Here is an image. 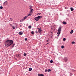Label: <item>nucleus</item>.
Returning a JSON list of instances; mask_svg holds the SVG:
<instances>
[{
	"label": "nucleus",
	"mask_w": 76,
	"mask_h": 76,
	"mask_svg": "<svg viewBox=\"0 0 76 76\" xmlns=\"http://www.w3.org/2000/svg\"><path fill=\"white\" fill-rule=\"evenodd\" d=\"M13 43V40H8L5 42V46L8 47L10 46Z\"/></svg>",
	"instance_id": "f257e3e1"
},
{
	"label": "nucleus",
	"mask_w": 76,
	"mask_h": 76,
	"mask_svg": "<svg viewBox=\"0 0 76 76\" xmlns=\"http://www.w3.org/2000/svg\"><path fill=\"white\" fill-rule=\"evenodd\" d=\"M41 18H42V16H39L34 18V19L35 20H36V21H38V20H39V19H41Z\"/></svg>",
	"instance_id": "f03ea898"
},
{
	"label": "nucleus",
	"mask_w": 76,
	"mask_h": 76,
	"mask_svg": "<svg viewBox=\"0 0 76 76\" xmlns=\"http://www.w3.org/2000/svg\"><path fill=\"white\" fill-rule=\"evenodd\" d=\"M61 27L60 26L59 27L58 29V32L57 34L58 35H59L61 33Z\"/></svg>",
	"instance_id": "7ed1b4c3"
},
{
	"label": "nucleus",
	"mask_w": 76,
	"mask_h": 76,
	"mask_svg": "<svg viewBox=\"0 0 76 76\" xmlns=\"http://www.w3.org/2000/svg\"><path fill=\"white\" fill-rule=\"evenodd\" d=\"M37 29H38V32L39 34H41V31H42V30L41 29L39 28H37Z\"/></svg>",
	"instance_id": "20e7f679"
},
{
	"label": "nucleus",
	"mask_w": 76,
	"mask_h": 76,
	"mask_svg": "<svg viewBox=\"0 0 76 76\" xmlns=\"http://www.w3.org/2000/svg\"><path fill=\"white\" fill-rule=\"evenodd\" d=\"M64 60L65 61V62H66L67 61V60H68V59H67V58L66 57H65L64 58Z\"/></svg>",
	"instance_id": "39448f33"
},
{
	"label": "nucleus",
	"mask_w": 76,
	"mask_h": 76,
	"mask_svg": "<svg viewBox=\"0 0 76 76\" xmlns=\"http://www.w3.org/2000/svg\"><path fill=\"white\" fill-rule=\"evenodd\" d=\"M29 13L31 15H32V14L33 13V12H32V10H30V12H29Z\"/></svg>",
	"instance_id": "423d86ee"
},
{
	"label": "nucleus",
	"mask_w": 76,
	"mask_h": 76,
	"mask_svg": "<svg viewBox=\"0 0 76 76\" xmlns=\"http://www.w3.org/2000/svg\"><path fill=\"white\" fill-rule=\"evenodd\" d=\"M18 34H19L20 35H21L23 34V32H22V31H20L19 33Z\"/></svg>",
	"instance_id": "0eeeda50"
},
{
	"label": "nucleus",
	"mask_w": 76,
	"mask_h": 76,
	"mask_svg": "<svg viewBox=\"0 0 76 76\" xmlns=\"http://www.w3.org/2000/svg\"><path fill=\"white\" fill-rule=\"evenodd\" d=\"M38 76H44V75H43V74H38Z\"/></svg>",
	"instance_id": "6e6552de"
},
{
	"label": "nucleus",
	"mask_w": 76,
	"mask_h": 76,
	"mask_svg": "<svg viewBox=\"0 0 76 76\" xmlns=\"http://www.w3.org/2000/svg\"><path fill=\"white\" fill-rule=\"evenodd\" d=\"M3 4H4V5H7V1H6Z\"/></svg>",
	"instance_id": "1a4fd4ad"
},
{
	"label": "nucleus",
	"mask_w": 76,
	"mask_h": 76,
	"mask_svg": "<svg viewBox=\"0 0 76 76\" xmlns=\"http://www.w3.org/2000/svg\"><path fill=\"white\" fill-rule=\"evenodd\" d=\"M27 18H28V16H26L25 17H24L23 18H24V20H25V19H27Z\"/></svg>",
	"instance_id": "9d476101"
},
{
	"label": "nucleus",
	"mask_w": 76,
	"mask_h": 76,
	"mask_svg": "<svg viewBox=\"0 0 76 76\" xmlns=\"http://www.w3.org/2000/svg\"><path fill=\"white\" fill-rule=\"evenodd\" d=\"M62 23L63 24H65V25H66V24L67 23H66V22L65 21H63Z\"/></svg>",
	"instance_id": "9b49d317"
},
{
	"label": "nucleus",
	"mask_w": 76,
	"mask_h": 76,
	"mask_svg": "<svg viewBox=\"0 0 76 76\" xmlns=\"http://www.w3.org/2000/svg\"><path fill=\"white\" fill-rule=\"evenodd\" d=\"M70 9L71 11H73V10H74V9H73L72 7Z\"/></svg>",
	"instance_id": "f8f14e48"
},
{
	"label": "nucleus",
	"mask_w": 76,
	"mask_h": 76,
	"mask_svg": "<svg viewBox=\"0 0 76 76\" xmlns=\"http://www.w3.org/2000/svg\"><path fill=\"white\" fill-rule=\"evenodd\" d=\"M35 33L37 34H39L38 31H37V30L35 31Z\"/></svg>",
	"instance_id": "ddd939ff"
},
{
	"label": "nucleus",
	"mask_w": 76,
	"mask_h": 76,
	"mask_svg": "<svg viewBox=\"0 0 76 76\" xmlns=\"http://www.w3.org/2000/svg\"><path fill=\"white\" fill-rule=\"evenodd\" d=\"M73 30H72L70 32V33L71 34H72L73 33Z\"/></svg>",
	"instance_id": "4468645a"
},
{
	"label": "nucleus",
	"mask_w": 76,
	"mask_h": 76,
	"mask_svg": "<svg viewBox=\"0 0 76 76\" xmlns=\"http://www.w3.org/2000/svg\"><path fill=\"white\" fill-rule=\"evenodd\" d=\"M32 69L31 68H30L29 69V71H31L32 70Z\"/></svg>",
	"instance_id": "2eb2a0df"
},
{
	"label": "nucleus",
	"mask_w": 76,
	"mask_h": 76,
	"mask_svg": "<svg viewBox=\"0 0 76 76\" xmlns=\"http://www.w3.org/2000/svg\"><path fill=\"white\" fill-rule=\"evenodd\" d=\"M31 16V14H30V13H28V15L27 16Z\"/></svg>",
	"instance_id": "dca6fc26"
},
{
	"label": "nucleus",
	"mask_w": 76,
	"mask_h": 76,
	"mask_svg": "<svg viewBox=\"0 0 76 76\" xmlns=\"http://www.w3.org/2000/svg\"><path fill=\"white\" fill-rule=\"evenodd\" d=\"M31 34H32L33 35V34H34V32L33 31H32L31 32Z\"/></svg>",
	"instance_id": "f3484780"
},
{
	"label": "nucleus",
	"mask_w": 76,
	"mask_h": 76,
	"mask_svg": "<svg viewBox=\"0 0 76 76\" xmlns=\"http://www.w3.org/2000/svg\"><path fill=\"white\" fill-rule=\"evenodd\" d=\"M48 72H51V69H49L48 70Z\"/></svg>",
	"instance_id": "a211bd4d"
},
{
	"label": "nucleus",
	"mask_w": 76,
	"mask_h": 76,
	"mask_svg": "<svg viewBox=\"0 0 76 76\" xmlns=\"http://www.w3.org/2000/svg\"><path fill=\"white\" fill-rule=\"evenodd\" d=\"M28 28H29V29H31V26H28Z\"/></svg>",
	"instance_id": "6ab92c4d"
},
{
	"label": "nucleus",
	"mask_w": 76,
	"mask_h": 76,
	"mask_svg": "<svg viewBox=\"0 0 76 76\" xmlns=\"http://www.w3.org/2000/svg\"><path fill=\"white\" fill-rule=\"evenodd\" d=\"M58 36H59V34H58V35L57 36L56 38L57 39H58Z\"/></svg>",
	"instance_id": "aec40b11"
},
{
	"label": "nucleus",
	"mask_w": 76,
	"mask_h": 76,
	"mask_svg": "<svg viewBox=\"0 0 76 76\" xmlns=\"http://www.w3.org/2000/svg\"><path fill=\"white\" fill-rule=\"evenodd\" d=\"M72 44H75V42H72Z\"/></svg>",
	"instance_id": "412c9836"
},
{
	"label": "nucleus",
	"mask_w": 76,
	"mask_h": 76,
	"mask_svg": "<svg viewBox=\"0 0 76 76\" xmlns=\"http://www.w3.org/2000/svg\"><path fill=\"white\" fill-rule=\"evenodd\" d=\"M53 62V61L52 60H51L50 61V63H52Z\"/></svg>",
	"instance_id": "4be33fe9"
},
{
	"label": "nucleus",
	"mask_w": 76,
	"mask_h": 76,
	"mask_svg": "<svg viewBox=\"0 0 76 76\" xmlns=\"http://www.w3.org/2000/svg\"><path fill=\"white\" fill-rule=\"evenodd\" d=\"M66 38H64L63 39V41H66Z\"/></svg>",
	"instance_id": "5701e85b"
},
{
	"label": "nucleus",
	"mask_w": 76,
	"mask_h": 76,
	"mask_svg": "<svg viewBox=\"0 0 76 76\" xmlns=\"http://www.w3.org/2000/svg\"><path fill=\"white\" fill-rule=\"evenodd\" d=\"M0 9H3V7H2V6L0 7Z\"/></svg>",
	"instance_id": "b1692460"
},
{
	"label": "nucleus",
	"mask_w": 76,
	"mask_h": 76,
	"mask_svg": "<svg viewBox=\"0 0 76 76\" xmlns=\"http://www.w3.org/2000/svg\"><path fill=\"white\" fill-rule=\"evenodd\" d=\"M29 9L33 11V9H32L31 8H29Z\"/></svg>",
	"instance_id": "393cba45"
},
{
	"label": "nucleus",
	"mask_w": 76,
	"mask_h": 76,
	"mask_svg": "<svg viewBox=\"0 0 76 76\" xmlns=\"http://www.w3.org/2000/svg\"><path fill=\"white\" fill-rule=\"evenodd\" d=\"M61 48H64V46H61Z\"/></svg>",
	"instance_id": "a878e982"
},
{
	"label": "nucleus",
	"mask_w": 76,
	"mask_h": 76,
	"mask_svg": "<svg viewBox=\"0 0 76 76\" xmlns=\"http://www.w3.org/2000/svg\"><path fill=\"white\" fill-rule=\"evenodd\" d=\"M24 56H26V54L25 53H24Z\"/></svg>",
	"instance_id": "bb28decb"
},
{
	"label": "nucleus",
	"mask_w": 76,
	"mask_h": 76,
	"mask_svg": "<svg viewBox=\"0 0 76 76\" xmlns=\"http://www.w3.org/2000/svg\"><path fill=\"white\" fill-rule=\"evenodd\" d=\"M10 19L11 21H12L13 20L12 18H10Z\"/></svg>",
	"instance_id": "cd10ccee"
},
{
	"label": "nucleus",
	"mask_w": 76,
	"mask_h": 76,
	"mask_svg": "<svg viewBox=\"0 0 76 76\" xmlns=\"http://www.w3.org/2000/svg\"><path fill=\"white\" fill-rule=\"evenodd\" d=\"M27 40H28V39H27V38H26L25 39V41H27Z\"/></svg>",
	"instance_id": "c85d7f7f"
},
{
	"label": "nucleus",
	"mask_w": 76,
	"mask_h": 76,
	"mask_svg": "<svg viewBox=\"0 0 76 76\" xmlns=\"http://www.w3.org/2000/svg\"><path fill=\"white\" fill-rule=\"evenodd\" d=\"M47 71H48V70H47V69H45V72H47Z\"/></svg>",
	"instance_id": "c756f323"
},
{
	"label": "nucleus",
	"mask_w": 76,
	"mask_h": 76,
	"mask_svg": "<svg viewBox=\"0 0 76 76\" xmlns=\"http://www.w3.org/2000/svg\"><path fill=\"white\" fill-rule=\"evenodd\" d=\"M13 29H15V27L13 26H12V27Z\"/></svg>",
	"instance_id": "7c9ffc66"
},
{
	"label": "nucleus",
	"mask_w": 76,
	"mask_h": 76,
	"mask_svg": "<svg viewBox=\"0 0 76 76\" xmlns=\"http://www.w3.org/2000/svg\"><path fill=\"white\" fill-rule=\"evenodd\" d=\"M41 15V13H39L37 14V15Z\"/></svg>",
	"instance_id": "2f4dec72"
},
{
	"label": "nucleus",
	"mask_w": 76,
	"mask_h": 76,
	"mask_svg": "<svg viewBox=\"0 0 76 76\" xmlns=\"http://www.w3.org/2000/svg\"><path fill=\"white\" fill-rule=\"evenodd\" d=\"M29 7L30 8H32V7L30 5L29 6Z\"/></svg>",
	"instance_id": "473e14b6"
},
{
	"label": "nucleus",
	"mask_w": 76,
	"mask_h": 76,
	"mask_svg": "<svg viewBox=\"0 0 76 76\" xmlns=\"http://www.w3.org/2000/svg\"><path fill=\"white\" fill-rule=\"evenodd\" d=\"M15 44H13V46H12V47H14V45H15Z\"/></svg>",
	"instance_id": "72a5a7b5"
},
{
	"label": "nucleus",
	"mask_w": 76,
	"mask_h": 76,
	"mask_svg": "<svg viewBox=\"0 0 76 76\" xmlns=\"http://www.w3.org/2000/svg\"><path fill=\"white\" fill-rule=\"evenodd\" d=\"M48 40H46V42H48Z\"/></svg>",
	"instance_id": "f704fd0d"
},
{
	"label": "nucleus",
	"mask_w": 76,
	"mask_h": 76,
	"mask_svg": "<svg viewBox=\"0 0 76 76\" xmlns=\"http://www.w3.org/2000/svg\"><path fill=\"white\" fill-rule=\"evenodd\" d=\"M20 27H22V25H20Z\"/></svg>",
	"instance_id": "c9c22d12"
},
{
	"label": "nucleus",
	"mask_w": 76,
	"mask_h": 76,
	"mask_svg": "<svg viewBox=\"0 0 76 76\" xmlns=\"http://www.w3.org/2000/svg\"><path fill=\"white\" fill-rule=\"evenodd\" d=\"M15 25H16V26H17V25H18V24H15Z\"/></svg>",
	"instance_id": "e433bc0d"
},
{
	"label": "nucleus",
	"mask_w": 76,
	"mask_h": 76,
	"mask_svg": "<svg viewBox=\"0 0 76 76\" xmlns=\"http://www.w3.org/2000/svg\"><path fill=\"white\" fill-rule=\"evenodd\" d=\"M23 20H24V19H22V21H23Z\"/></svg>",
	"instance_id": "4c0bfd02"
},
{
	"label": "nucleus",
	"mask_w": 76,
	"mask_h": 76,
	"mask_svg": "<svg viewBox=\"0 0 76 76\" xmlns=\"http://www.w3.org/2000/svg\"><path fill=\"white\" fill-rule=\"evenodd\" d=\"M15 28H17V26H16L15 27Z\"/></svg>",
	"instance_id": "58836bf2"
},
{
	"label": "nucleus",
	"mask_w": 76,
	"mask_h": 76,
	"mask_svg": "<svg viewBox=\"0 0 76 76\" xmlns=\"http://www.w3.org/2000/svg\"><path fill=\"white\" fill-rule=\"evenodd\" d=\"M20 22H22V20H20Z\"/></svg>",
	"instance_id": "ea45409f"
},
{
	"label": "nucleus",
	"mask_w": 76,
	"mask_h": 76,
	"mask_svg": "<svg viewBox=\"0 0 76 76\" xmlns=\"http://www.w3.org/2000/svg\"><path fill=\"white\" fill-rule=\"evenodd\" d=\"M70 75H72V73H70Z\"/></svg>",
	"instance_id": "a19ab883"
},
{
	"label": "nucleus",
	"mask_w": 76,
	"mask_h": 76,
	"mask_svg": "<svg viewBox=\"0 0 76 76\" xmlns=\"http://www.w3.org/2000/svg\"><path fill=\"white\" fill-rule=\"evenodd\" d=\"M12 24H10V26H12Z\"/></svg>",
	"instance_id": "79ce46f5"
},
{
	"label": "nucleus",
	"mask_w": 76,
	"mask_h": 76,
	"mask_svg": "<svg viewBox=\"0 0 76 76\" xmlns=\"http://www.w3.org/2000/svg\"><path fill=\"white\" fill-rule=\"evenodd\" d=\"M48 44V43H47V44Z\"/></svg>",
	"instance_id": "37998d69"
},
{
	"label": "nucleus",
	"mask_w": 76,
	"mask_h": 76,
	"mask_svg": "<svg viewBox=\"0 0 76 76\" xmlns=\"http://www.w3.org/2000/svg\"><path fill=\"white\" fill-rule=\"evenodd\" d=\"M40 34H41L40 33Z\"/></svg>",
	"instance_id": "c03bdc74"
}]
</instances>
